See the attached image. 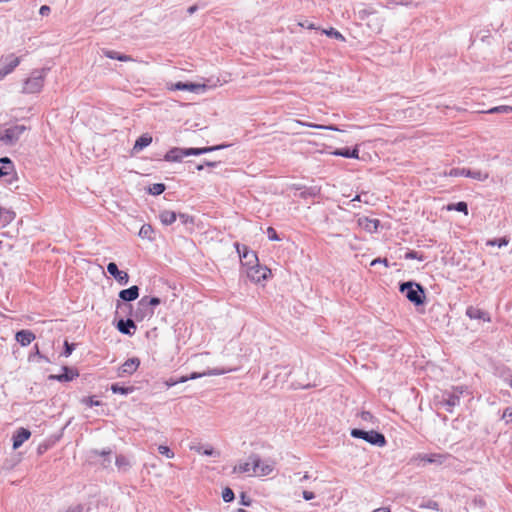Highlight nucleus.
Returning <instances> with one entry per match:
<instances>
[{"label": "nucleus", "instance_id": "1", "mask_svg": "<svg viewBox=\"0 0 512 512\" xmlns=\"http://www.w3.org/2000/svg\"><path fill=\"white\" fill-rule=\"evenodd\" d=\"M400 292L404 293L406 298L415 305H422L425 300L423 287L411 281L400 284Z\"/></svg>", "mask_w": 512, "mask_h": 512}, {"label": "nucleus", "instance_id": "2", "mask_svg": "<svg viewBox=\"0 0 512 512\" xmlns=\"http://www.w3.org/2000/svg\"><path fill=\"white\" fill-rule=\"evenodd\" d=\"M161 304V299L158 297H142L138 302V309L134 313L137 320H142L144 317H151L154 314V308Z\"/></svg>", "mask_w": 512, "mask_h": 512}, {"label": "nucleus", "instance_id": "3", "mask_svg": "<svg viewBox=\"0 0 512 512\" xmlns=\"http://www.w3.org/2000/svg\"><path fill=\"white\" fill-rule=\"evenodd\" d=\"M351 436L354 438L363 439L366 442L379 447L386 445V439L384 435L374 430L365 431L361 429H352Z\"/></svg>", "mask_w": 512, "mask_h": 512}, {"label": "nucleus", "instance_id": "4", "mask_svg": "<svg viewBox=\"0 0 512 512\" xmlns=\"http://www.w3.org/2000/svg\"><path fill=\"white\" fill-rule=\"evenodd\" d=\"M26 131L24 125H14L0 132V142L5 145H15Z\"/></svg>", "mask_w": 512, "mask_h": 512}, {"label": "nucleus", "instance_id": "5", "mask_svg": "<svg viewBox=\"0 0 512 512\" xmlns=\"http://www.w3.org/2000/svg\"><path fill=\"white\" fill-rule=\"evenodd\" d=\"M45 78V71H34L31 76L25 81L23 86L24 93H38L41 91Z\"/></svg>", "mask_w": 512, "mask_h": 512}, {"label": "nucleus", "instance_id": "6", "mask_svg": "<svg viewBox=\"0 0 512 512\" xmlns=\"http://www.w3.org/2000/svg\"><path fill=\"white\" fill-rule=\"evenodd\" d=\"M448 175L452 177H470L479 181H484L489 177L487 172H482L480 170H470L466 168H452L450 169Z\"/></svg>", "mask_w": 512, "mask_h": 512}, {"label": "nucleus", "instance_id": "7", "mask_svg": "<svg viewBox=\"0 0 512 512\" xmlns=\"http://www.w3.org/2000/svg\"><path fill=\"white\" fill-rule=\"evenodd\" d=\"M253 473L257 476H267L274 470V463L262 462L258 455H251Z\"/></svg>", "mask_w": 512, "mask_h": 512}, {"label": "nucleus", "instance_id": "8", "mask_svg": "<svg viewBox=\"0 0 512 512\" xmlns=\"http://www.w3.org/2000/svg\"><path fill=\"white\" fill-rule=\"evenodd\" d=\"M171 90H182V91H189L193 93H203L207 89L206 84H200V83H192V82H176L175 84H172L170 87Z\"/></svg>", "mask_w": 512, "mask_h": 512}, {"label": "nucleus", "instance_id": "9", "mask_svg": "<svg viewBox=\"0 0 512 512\" xmlns=\"http://www.w3.org/2000/svg\"><path fill=\"white\" fill-rule=\"evenodd\" d=\"M3 67L0 69V80L11 73L20 63V58L10 54L2 59Z\"/></svg>", "mask_w": 512, "mask_h": 512}, {"label": "nucleus", "instance_id": "10", "mask_svg": "<svg viewBox=\"0 0 512 512\" xmlns=\"http://www.w3.org/2000/svg\"><path fill=\"white\" fill-rule=\"evenodd\" d=\"M108 273L115 278L120 285H126L129 281V275L125 271L118 269V266L114 262H110L107 265Z\"/></svg>", "mask_w": 512, "mask_h": 512}, {"label": "nucleus", "instance_id": "11", "mask_svg": "<svg viewBox=\"0 0 512 512\" xmlns=\"http://www.w3.org/2000/svg\"><path fill=\"white\" fill-rule=\"evenodd\" d=\"M9 176L7 180L9 183L15 179L14 176V164L8 157L0 158V177Z\"/></svg>", "mask_w": 512, "mask_h": 512}, {"label": "nucleus", "instance_id": "12", "mask_svg": "<svg viewBox=\"0 0 512 512\" xmlns=\"http://www.w3.org/2000/svg\"><path fill=\"white\" fill-rule=\"evenodd\" d=\"M234 369H220V368H213V369H208L206 371H204L203 373H191L190 376L188 377H182L180 379V382H185L187 380H192V379H197V378H200V377H203V376H218V375H223L225 373H228V372H231L233 371Z\"/></svg>", "mask_w": 512, "mask_h": 512}, {"label": "nucleus", "instance_id": "13", "mask_svg": "<svg viewBox=\"0 0 512 512\" xmlns=\"http://www.w3.org/2000/svg\"><path fill=\"white\" fill-rule=\"evenodd\" d=\"M140 365V360L136 357L126 360L120 368L119 375L133 374Z\"/></svg>", "mask_w": 512, "mask_h": 512}, {"label": "nucleus", "instance_id": "14", "mask_svg": "<svg viewBox=\"0 0 512 512\" xmlns=\"http://www.w3.org/2000/svg\"><path fill=\"white\" fill-rule=\"evenodd\" d=\"M31 436V432L25 428H19L13 435V449H18Z\"/></svg>", "mask_w": 512, "mask_h": 512}, {"label": "nucleus", "instance_id": "15", "mask_svg": "<svg viewBox=\"0 0 512 512\" xmlns=\"http://www.w3.org/2000/svg\"><path fill=\"white\" fill-rule=\"evenodd\" d=\"M139 297V287L133 285L128 289H123L119 292V298L125 302H131Z\"/></svg>", "mask_w": 512, "mask_h": 512}, {"label": "nucleus", "instance_id": "16", "mask_svg": "<svg viewBox=\"0 0 512 512\" xmlns=\"http://www.w3.org/2000/svg\"><path fill=\"white\" fill-rule=\"evenodd\" d=\"M117 329L125 335H133L136 325L132 319H120L117 323Z\"/></svg>", "mask_w": 512, "mask_h": 512}, {"label": "nucleus", "instance_id": "17", "mask_svg": "<svg viewBox=\"0 0 512 512\" xmlns=\"http://www.w3.org/2000/svg\"><path fill=\"white\" fill-rule=\"evenodd\" d=\"M466 315L470 318V319H477V320H483L485 322H489L490 321V316L487 312L477 308V307H474V306H469L467 309H466Z\"/></svg>", "mask_w": 512, "mask_h": 512}, {"label": "nucleus", "instance_id": "18", "mask_svg": "<svg viewBox=\"0 0 512 512\" xmlns=\"http://www.w3.org/2000/svg\"><path fill=\"white\" fill-rule=\"evenodd\" d=\"M459 395L453 392H445L443 395L442 404L446 406V410L452 412V408L459 405Z\"/></svg>", "mask_w": 512, "mask_h": 512}, {"label": "nucleus", "instance_id": "19", "mask_svg": "<svg viewBox=\"0 0 512 512\" xmlns=\"http://www.w3.org/2000/svg\"><path fill=\"white\" fill-rule=\"evenodd\" d=\"M224 147H226V146L225 145H217V146L203 147V148H183V150H184V154H186V156H192V155L197 156V155L205 154V153H208V152H211L214 150H218V149H221Z\"/></svg>", "mask_w": 512, "mask_h": 512}, {"label": "nucleus", "instance_id": "20", "mask_svg": "<svg viewBox=\"0 0 512 512\" xmlns=\"http://www.w3.org/2000/svg\"><path fill=\"white\" fill-rule=\"evenodd\" d=\"M15 338L22 346H27L35 339V335L29 330H20L16 333Z\"/></svg>", "mask_w": 512, "mask_h": 512}, {"label": "nucleus", "instance_id": "21", "mask_svg": "<svg viewBox=\"0 0 512 512\" xmlns=\"http://www.w3.org/2000/svg\"><path fill=\"white\" fill-rule=\"evenodd\" d=\"M444 458L445 456L441 454H419L415 457V460H420L424 463L442 464Z\"/></svg>", "mask_w": 512, "mask_h": 512}, {"label": "nucleus", "instance_id": "22", "mask_svg": "<svg viewBox=\"0 0 512 512\" xmlns=\"http://www.w3.org/2000/svg\"><path fill=\"white\" fill-rule=\"evenodd\" d=\"M183 157H186L183 148H172L166 153L164 159L169 162H178L181 161Z\"/></svg>", "mask_w": 512, "mask_h": 512}, {"label": "nucleus", "instance_id": "23", "mask_svg": "<svg viewBox=\"0 0 512 512\" xmlns=\"http://www.w3.org/2000/svg\"><path fill=\"white\" fill-rule=\"evenodd\" d=\"M159 219L163 225H171L177 219V214L174 211L163 210L159 214Z\"/></svg>", "mask_w": 512, "mask_h": 512}, {"label": "nucleus", "instance_id": "24", "mask_svg": "<svg viewBox=\"0 0 512 512\" xmlns=\"http://www.w3.org/2000/svg\"><path fill=\"white\" fill-rule=\"evenodd\" d=\"M102 53L104 56H106L107 58H110V59H115V60H119V61H123V62L132 60V58L130 56L121 54L114 50L103 49Z\"/></svg>", "mask_w": 512, "mask_h": 512}, {"label": "nucleus", "instance_id": "25", "mask_svg": "<svg viewBox=\"0 0 512 512\" xmlns=\"http://www.w3.org/2000/svg\"><path fill=\"white\" fill-rule=\"evenodd\" d=\"M151 142H152V137L148 134H144L136 140L133 150L136 152H139L142 149H144L145 147H147L148 145H150Z\"/></svg>", "mask_w": 512, "mask_h": 512}, {"label": "nucleus", "instance_id": "26", "mask_svg": "<svg viewBox=\"0 0 512 512\" xmlns=\"http://www.w3.org/2000/svg\"><path fill=\"white\" fill-rule=\"evenodd\" d=\"M358 149L357 148H354V149H350V148H341V149H337L335 152H334V155H337V156H342V157H345V158H358Z\"/></svg>", "mask_w": 512, "mask_h": 512}, {"label": "nucleus", "instance_id": "27", "mask_svg": "<svg viewBox=\"0 0 512 512\" xmlns=\"http://www.w3.org/2000/svg\"><path fill=\"white\" fill-rule=\"evenodd\" d=\"M92 454H94L95 456L103 457L102 465L104 467L109 466L112 462V459H111L112 451L110 449H104L102 451L94 450V451H92Z\"/></svg>", "mask_w": 512, "mask_h": 512}, {"label": "nucleus", "instance_id": "28", "mask_svg": "<svg viewBox=\"0 0 512 512\" xmlns=\"http://www.w3.org/2000/svg\"><path fill=\"white\" fill-rule=\"evenodd\" d=\"M236 246H237V251L239 253V257L241 259L247 260V263H252L254 260H257L255 253L249 251L246 246H243V250H240V247L238 244Z\"/></svg>", "mask_w": 512, "mask_h": 512}, {"label": "nucleus", "instance_id": "29", "mask_svg": "<svg viewBox=\"0 0 512 512\" xmlns=\"http://www.w3.org/2000/svg\"><path fill=\"white\" fill-rule=\"evenodd\" d=\"M139 236L142 239L154 240V229L150 224H144L140 228Z\"/></svg>", "mask_w": 512, "mask_h": 512}, {"label": "nucleus", "instance_id": "30", "mask_svg": "<svg viewBox=\"0 0 512 512\" xmlns=\"http://www.w3.org/2000/svg\"><path fill=\"white\" fill-rule=\"evenodd\" d=\"M63 371H64L63 374L55 376V378L57 380L61 381V382H63V381H71V380L74 379L75 376L78 375L76 372H74L72 369H70L68 367H63Z\"/></svg>", "mask_w": 512, "mask_h": 512}, {"label": "nucleus", "instance_id": "31", "mask_svg": "<svg viewBox=\"0 0 512 512\" xmlns=\"http://www.w3.org/2000/svg\"><path fill=\"white\" fill-rule=\"evenodd\" d=\"M253 471L252 460L249 458L247 462H243L234 467L236 473H249Z\"/></svg>", "mask_w": 512, "mask_h": 512}, {"label": "nucleus", "instance_id": "32", "mask_svg": "<svg viewBox=\"0 0 512 512\" xmlns=\"http://www.w3.org/2000/svg\"><path fill=\"white\" fill-rule=\"evenodd\" d=\"M297 124H300L302 126L311 127V128H317V129L341 131L337 126H334V125H319V124H314V123H306V122H302V121H297Z\"/></svg>", "mask_w": 512, "mask_h": 512}, {"label": "nucleus", "instance_id": "33", "mask_svg": "<svg viewBox=\"0 0 512 512\" xmlns=\"http://www.w3.org/2000/svg\"><path fill=\"white\" fill-rule=\"evenodd\" d=\"M448 210H456L458 212H463L464 214H468V206L466 202L460 201L455 204H450L447 207Z\"/></svg>", "mask_w": 512, "mask_h": 512}, {"label": "nucleus", "instance_id": "34", "mask_svg": "<svg viewBox=\"0 0 512 512\" xmlns=\"http://www.w3.org/2000/svg\"><path fill=\"white\" fill-rule=\"evenodd\" d=\"M364 222H365V224H364L365 229H367L370 232L376 231L378 228V225H379V220H377V219L365 218Z\"/></svg>", "mask_w": 512, "mask_h": 512}, {"label": "nucleus", "instance_id": "35", "mask_svg": "<svg viewBox=\"0 0 512 512\" xmlns=\"http://www.w3.org/2000/svg\"><path fill=\"white\" fill-rule=\"evenodd\" d=\"M165 191V185L162 183H155L149 187V193L152 195H160Z\"/></svg>", "mask_w": 512, "mask_h": 512}, {"label": "nucleus", "instance_id": "36", "mask_svg": "<svg viewBox=\"0 0 512 512\" xmlns=\"http://www.w3.org/2000/svg\"><path fill=\"white\" fill-rule=\"evenodd\" d=\"M512 112V107L507 105L497 106L493 107L488 110V113L494 114V113H510Z\"/></svg>", "mask_w": 512, "mask_h": 512}, {"label": "nucleus", "instance_id": "37", "mask_svg": "<svg viewBox=\"0 0 512 512\" xmlns=\"http://www.w3.org/2000/svg\"><path fill=\"white\" fill-rule=\"evenodd\" d=\"M111 390L113 393H119V394H128L129 392H131L133 390L132 387H122V386H119L118 384H113L111 386Z\"/></svg>", "mask_w": 512, "mask_h": 512}, {"label": "nucleus", "instance_id": "38", "mask_svg": "<svg viewBox=\"0 0 512 512\" xmlns=\"http://www.w3.org/2000/svg\"><path fill=\"white\" fill-rule=\"evenodd\" d=\"M267 273H270L269 270L267 269H264L262 271V273L260 274V270H256L255 271V274H252V273H249V276L254 280V281H257L259 282L261 279H266L267 278Z\"/></svg>", "mask_w": 512, "mask_h": 512}, {"label": "nucleus", "instance_id": "39", "mask_svg": "<svg viewBox=\"0 0 512 512\" xmlns=\"http://www.w3.org/2000/svg\"><path fill=\"white\" fill-rule=\"evenodd\" d=\"M158 451L161 455L166 456L167 458H173L174 453L171 451V449L168 446L160 445L158 447Z\"/></svg>", "mask_w": 512, "mask_h": 512}, {"label": "nucleus", "instance_id": "40", "mask_svg": "<svg viewBox=\"0 0 512 512\" xmlns=\"http://www.w3.org/2000/svg\"><path fill=\"white\" fill-rule=\"evenodd\" d=\"M487 244L491 245V246L503 247L508 244V240L506 238L493 239V240H489L487 242Z\"/></svg>", "mask_w": 512, "mask_h": 512}, {"label": "nucleus", "instance_id": "41", "mask_svg": "<svg viewBox=\"0 0 512 512\" xmlns=\"http://www.w3.org/2000/svg\"><path fill=\"white\" fill-rule=\"evenodd\" d=\"M222 498L225 502H231L234 499V492L227 487L222 492Z\"/></svg>", "mask_w": 512, "mask_h": 512}, {"label": "nucleus", "instance_id": "42", "mask_svg": "<svg viewBox=\"0 0 512 512\" xmlns=\"http://www.w3.org/2000/svg\"><path fill=\"white\" fill-rule=\"evenodd\" d=\"M116 465L119 468L126 469L130 464H129V461H128V459L126 457L120 455V456L116 457Z\"/></svg>", "mask_w": 512, "mask_h": 512}, {"label": "nucleus", "instance_id": "43", "mask_svg": "<svg viewBox=\"0 0 512 512\" xmlns=\"http://www.w3.org/2000/svg\"><path fill=\"white\" fill-rule=\"evenodd\" d=\"M73 350H74V344H70L67 341H65L63 355L65 357H68L72 354Z\"/></svg>", "mask_w": 512, "mask_h": 512}, {"label": "nucleus", "instance_id": "44", "mask_svg": "<svg viewBox=\"0 0 512 512\" xmlns=\"http://www.w3.org/2000/svg\"><path fill=\"white\" fill-rule=\"evenodd\" d=\"M502 418L505 419L506 422H512V406L504 410Z\"/></svg>", "mask_w": 512, "mask_h": 512}, {"label": "nucleus", "instance_id": "45", "mask_svg": "<svg viewBox=\"0 0 512 512\" xmlns=\"http://www.w3.org/2000/svg\"><path fill=\"white\" fill-rule=\"evenodd\" d=\"M267 235H268V238H269L270 240H272V241H277V240H279V237H278V235H277L276 230H275L274 228H272V227H269V228L267 229Z\"/></svg>", "mask_w": 512, "mask_h": 512}, {"label": "nucleus", "instance_id": "46", "mask_svg": "<svg viewBox=\"0 0 512 512\" xmlns=\"http://www.w3.org/2000/svg\"><path fill=\"white\" fill-rule=\"evenodd\" d=\"M405 258L406 259H418V260H423V256L422 255H419L418 252L416 251H408L406 254H405Z\"/></svg>", "mask_w": 512, "mask_h": 512}, {"label": "nucleus", "instance_id": "47", "mask_svg": "<svg viewBox=\"0 0 512 512\" xmlns=\"http://www.w3.org/2000/svg\"><path fill=\"white\" fill-rule=\"evenodd\" d=\"M325 33L331 37L336 38V39L344 40V37L342 36V34L340 32H338L337 30H334L333 28H331L329 31H325Z\"/></svg>", "mask_w": 512, "mask_h": 512}, {"label": "nucleus", "instance_id": "48", "mask_svg": "<svg viewBox=\"0 0 512 512\" xmlns=\"http://www.w3.org/2000/svg\"><path fill=\"white\" fill-rule=\"evenodd\" d=\"M453 393H456L458 394L459 396L462 395L464 392H467V388L463 387V386H458V387H455L453 388Z\"/></svg>", "mask_w": 512, "mask_h": 512}, {"label": "nucleus", "instance_id": "49", "mask_svg": "<svg viewBox=\"0 0 512 512\" xmlns=\"http://www.w3.org/2000/svg\"><path fill=\"white\" fill-rule=\"evenodd\" d=\"M203 454H204V455H207V456H218V455H219V453H218V452H216L213 448L205 449V450L203 451Z\"/></svg>", "mask_w": 512, "mask_h": 512}, {"label": "nucleus", "instance_id": "50", "mask_svg": "<svg viewBox=\"0 0 512 512\" xmlns=\"http://www.w3.org/2000/svg\"><path fill=\"white\" fill-rule=\"evenodd\" d=\"M303 498L307 501L312 500L315 498V495L313 492L310 491H303Z\"/></svg>", "mask_w": 512, "mask_h": 512}, {"label": "nucleus", "instance_id": "51", "mask_svg": "<svg viewBox=\"0 0 512 512\" xmlns=\"http://www.w3.org/2000/svg\"><path fill=\"white\" fill-rule=\"evenodd\" d=\"M40 14L41 15H48V13L50 12V7L47 6V5H43L40 7V10H39Z\"/></svg>", "mask_w": 512, "mask_h": 512}, {"label": "nucleus", "instance_id": "52", "mask_svg": "<svg viewBox=\"0 0 512 512\" xmlns=\"http://www.w3.org/2000/svg\"><path fill=\"white\" fill-rule=\"evenodd\" d=\"M361 418L365 421H368L372 418V414L368 411H364L361 413Z\"/></svg>", "mask_w": 512, "mask_h": 512}, {"label": "nucleus", "instance_id": "53", "mask_svg": "<svg viewBox=\"0 0 512 512\" xmlns=\"http://www.w3.org/2000/svg\"><path fill=\"white\" fill-rule=\"evenodd\" d=\"M381 264V263H384L386 266H387V259H381V258H377V259H374L372 262H371V266H374L376 264Z\"/></svg>", "mask_w": 512, "mask_h": 512}, {"label": "nucleus", "instance_id": "54", "mask_svg": "<svg viewBox=\"0 0 512 512\" xmlns=\"http://www.w3.org/2000/svg\"><path fill=\"white\" fill-rule=\"evenodd\" d=\"M425 507L438 510V503L435 501H429Z\"/></svg>", "mask_w": 512, "mask_h": 512}, {"label": "nucleus", "instance_id": "55", "mask_svg": "<svg viewBox=\"0 0 512 512\" xmlns=\"http://www.w3.org/2000/svg\"><path fill=\"white\" fill-rule=\"evenodd\" d=\"M368 196V193L367 192H364V193H361V194H358L356 195L352 201H359L361 202L362 201V197H367Z\"/></svg>", "mask_w": 512, "mask_h": 512}, {"label": "nucleus", "instance_id": "56", "mask_svg": "<svg viewBox=\"0 0 512 512\" xmlns=\"http://www.w3.org/2000/svg\"><path fill=\"white\" fill-rule=\"evenodd\" d=\"M241 502L245 506H249L250 505V500H246V497H245L244 493H242V495H241Z\"/></svg>", "mask_w": 512, "mask_h": 512}, {"label": "nucleus", "instance_id": "57", "mask_svg": "<svg viewBox=\"0 0 512 512\" xmlns=\"http://www.w3.org/2000/svg\"><path fill=\"white\" fill-rule=\"evenodd\" d=\"M99 404H100L99 401H94L92 399H89L88 402H87V405H89L90 407L97 406Z\"/></svg>", "mask_w": 512, "mask_h": 512}, {"label": "nucleus", "instance_id": "58", "mask_svg": "<svg viewBox=\"0 0 512 512\" xmlns=\"http://www.w3.org/2000/svg\"><path fill=\"white\" fill-rule=\"evenodd\" d=\"M219 164V162H205L204 165L207 166V167H215Z\"/></svg>", "mask_w": 512, "mask_h": 512}, {"label": "nucleus", "instance_id": "59", "mask_svg": "<svg viewBox=\"0 0 512 512\" xmlns=\"http://www.w3.org/2000/svg\"><path fill=\"white\" fill-rule=\"evenodd\" d=\"M196 10H197V6H195V5H194V6L189 7L187 11H188V13L191 15V14H193Z\"/></svg>", "mask_w": 512, "mask_h": 512}, {"label": "nucleus", "instance_id": "60", "mask_svg": "<svg viewBox=\"0 0 512 512\" xmlns=\"http://www.w3.org/2000/svg\"><path fill=\"white\" fill-rule=\"evenodd\" d=\"M361 202H364L366 204H369L370 203V195L368 194L367 197H362V201Z\"/></svg>", "mask_w": 512, "mask_h": 512}, {"label": "nucleus", "instance_id": "61", "mask_svg": "<svg viewBox=\"0 0 512 512\" xmlns=\"http://www.w3.org/2000/svg\"><path fill=\"white\" fill-rule=\"evenodd\" d=\"M204 167H205V165H204V164H198V165H195V169H196V170H198V171L203 170V169H204Z\"/></svg>", "mask_w": 512, "mask_h": 512}, {"label": "nucleus", "instance_id": "62", "mask_svg": "<svg viewBox=\"0 0 512 512\" xmlns=\"http://www.w3.org/2000/svg\"><path fill=\"white\" fill-rule=\"evenodd\" d=\"M373 512H390V511L379 508V509L374 510Z\"/></svg>", "mask_w": 512, "mask_h": 512}, {"label": "nucleus", "instance_id": "63", "mask_svg": "<svg viewBox=\"0 0 512 512\" xmlns=\"http://www.w3.org/2000/svg\"><path fill=\"white\" fill-rule=\"evenodd\" d=\"M35 348H36L35 355H37V356H39V357H42V355H41V354H40V352H39V349H38L37 345L35 346Z\"/></svg>", "mask_w": 512, "mask_h": 512}, {"label": "nucleus", "instance_id": "64", "mask_svg": "<svg viewBox=\"0 0 512 512\" xmlns=\"http://www.w3.org/2000/svg\"><path fill=\"white\" fill-rule=\"evenodd\" d=\"M67 512H80V510L78 508H74V509L68 510Z\"/></svg>", "mask_w": 512, "mask_h": 512}]
</instances>
